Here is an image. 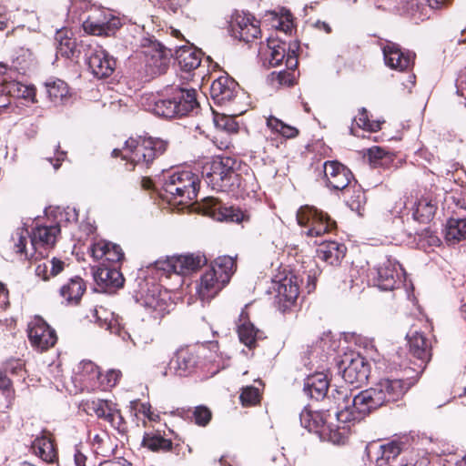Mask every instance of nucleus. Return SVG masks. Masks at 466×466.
<instances>
[{"instance_id":"12","label":"nucleus","mask_w":466,"mask_h":466,"mask_svg":"<svg viewBox=\"0 0 466 466\" xmlns=\"http://www.w3.org/2000/svg\"><path fill=\"white\" fill-rule=\"evenodd\" d=\"M372 280L381 290H392L403 281V269L392 258H386L374 269Z\"/></svg>"},{"instance_id":"1","label":"nucleus","mask_w":466,"mask_h":466,"mask_svg":"<svg viewBox=\"0 0 466 466\" xmlns=\"http://www.w3.org/2000/svg\"><path fill=\"white\" fill-rule=\"evenodd\" d=\"M408 390V383L401 380H380L374 386L351 397L345 388L335 389L328 396L334 403L325 413H307L317 422L325 433L329 431V440L336 444L345 441L350 423L360 421L366 415L389 402L399 400ZM305 417L304 414L301 415Z\"/></svg>"},{"instance_id":"21","label":"nucleus","mask_w":466,"mask_h":466,"mask_svg":"<svg viewBox=\"0 0 466 466\" xmlns=\"http://www.w3.org/2000/svg\"><path fill=\"white\" fill-rule=\"evenodd\" d=\"M279 303L283 311L293 305L299 294L298 279L296 276H286L279 280L277 288Z\"/></svg>"},{"instance_id":"44","label":"nucleus","mask_w":466,"mask_h":466,"mask_svg":"<svg viewBox=\"0 0 466 466\" xmlns=\"http://www.w3.org/2000/svg\"><path fill=\"white\" fill-rule=\"evenodd\" d=\"M56 40L57 42V53L62 56L70 57L73 56L76 46V41L67 35L66 32L58 31Z\"/></svg>"},{"instance_id":"24","label":"nucleus","mask_w":466,"mask_h":466,"mask_svg":"<svg viewBox=\"0 0 466 466\" xmlns=\"http://www.w3.org/2000/svg\"><path fill=\"white\" fill-rule=\"evenodd\" d=\"M383 56L385 64L392 69L403 71L412 64L411 56L403 53L399 46L393 43H389L383 47Z\"/></svg>"},{"instance_id":"56","label":"nucleus","mask_w":466,"mask_h":466,"mask_svg":"<svg viewBox=\"0 0 466 466\" xmlns=\"http://www.w3.org/2000/svg\"><path fill=\"white\" fill-rule=\"evenodd\" d=\"M83 371L89 374L91 379H100L99 368L92 361L83 363Z\"/></svg>"},{"instance_id":"50","label":"nucleus","mask_w":466,"mask_h":466,"mask_svg":"<svg viewBox=\"0 0 466 466\" xmlns=\"http://www.w3.org/2000/svg\"><path fill=\"white\" fill-rule=\"evenodd\" d=\"M28 236L29 233L27 229L24 228H17L13 236L15 251L20 254L25 253L26 258H28V254L27 251L25 250V244Z\"/></svg>"},{"instance_id":"60","label":"nucleus","mask_w":466,"mask_h":466,"mask_svg":"<svg viewBox=\"0 0 466 466\" xmlns=\"http://www.w3.org/2000/svg\"><path fill=\"white\" fill-rule=\"evenodd\" d=\"M12 382L10 379L0 371V390L3 391L10 390Z\"/></svg>"},{"instance_id":"54","label":"nucleus","mask_w":466,"mask_h":466,"mask_svg":"<svg viewBox=\"0 0 466 466\" xmlns=\"http://www.w3.org/2000/svg\"><path fill=\"white\" fill-rule=\"evenodd\" d=\"M275 79L280 86H290L295 82V75L294 72L280 71Z\"/></svg>"},{"instance_id":"13","label":"nucleus","mask_w":466,"mask_h":466,"mask_svg":"<svg viewBox=\"0 0 466 466\" xmlns=\"http://www.w3.org/2000/svg\"><path fill=\"white\" fill-rule=\"evenodd\" d=\"M27 336L31 346L41 352L54 347L57 340L56 330L40 317L28 323Z\"/></svg>"},{"instance_id":"35","label":"nucleus","mask_w":466,"mask_h":466,"mask_svg":"<svg viewBox=\"0 0 466 466\" xmlns=\"http://www.w3.org/2000/svg\"><path fill=\"white\" fill-rule=\"evenodd\" d=\"M86 290V284L79 277L70 279V280L63 285L60 289V295L68 303L76 304L80 300Z\"/></svg>"},{"instance_id":"45","label":"nucleus","mask_w":466,"mask_h":466,"mask_svg":"<svg viewBox=\"0 0 466 466\" xmlns=\"http://www.w3.org/2000/svg\"><path fill=\"white\" fill-rule=\"evenodd\" d=\"M272 15V26L280 30L286 34L290 33L293 28L292 15L289 10L283 9L280 15L273 12Z\"/></svg>"},{"instance_id":"51","label":"nucleus","mask_w":466,"mask_h":466,"mask_svg":"<svg viewBox=\"0 0 466 466\" xmlns=\"http://www.w3.org/2000/svg\"><path fill=\"white\" fill-rule=\"evenodd\" d=\"M212 418L210 410L206 406H198L195 408L192 419L198 426H206Z\"/></svg>"},{"instance_id":"31","label":"nucleus","mask_w":466,"mask_h":466,"mask_svg":"<svg viewBox=\"0 0 466 466\" xmlns=\"http://www.w3.org/2000/svg\"><path fill=\"white\" fill-rule=\"evenodd\" d=\"M318 258L329 265H338L345 257L346 247L343 244L328 241L319 245L317 250Z\"/></svg>"},{"instance_id":"39","label":"nucleus","mask_w":466,"mask_h":466,"mask_svg":"<svg viewBox=\"0 0 466 466\" xmlns=\"http://www.w3.org/2000/svg\"><path fill=\"white\" fill-rule=\"evenodd\" d=\"M436 211V204L430 197H421L415 203L413 208V217L420 222L430 221Z\"/></svg>"},{"instance_id":"4","label":"nucleus","mask_w":466,"mask_h":466,"mask_svg":"<svg viewBox=\"0 0 466 466\" xmlns=\"http://www.w3.org/2000/svg\"><path fill=\"white\" fill-rule=\"evenodd\" d=\"M196 90L172 87L167 96L154 101L151 111L163 117L183 116L197 108Z\"/></svg>"},{"instance_id":"18","label":"nucleus","mask_w":466,"mask_h":466,"mask_svg":"<svg viewBox=\"0 0 466 466\" xmlns=\"http://www.w3.org/2000/svg\"><path fill=\"white\" fill-rule=\"evenodd\" d=\"M88 66L97 78L111 76L116 68V60L100 46L93 49L88 56Z\"/></svg>"},{"instance_id":"2","label":"nucleus","mask_w":466,"mask_h":466,"mask_svg":"<svg viewBox=\"0 0 466 466\" xmlns=\"http://www.w3.org/2000/svg\"><path fill=\"white\" fill-rule=\"evenodd\" d=\"M167 149V142L153 137L137 138L130 137L125 143L122 149H114V157H121L127 161V170H133L136 167L147 168L156 157L162 155Z\"/></svg>"},{"instance_id":"55","label":"nucleus","mask_w":466,"mask_h":466,"mask_svg":"<svg viewBox=\"0 0 466 466\" xmlns=\"http://www.w3.org/2000/svg\"><path fill=\"white\" fill-rule=\"evenodd\" d=\"M457 94L466 99V67L461 72L456 80Z\"/></svg>"},{"instance_id":"19","label":"nucleus","mask_w":466,"mask_h":466,"mask_svg":"<svg viewBox=\"0 0 466 466\" xmlns=\"http://www.w3.org/2000/svg\"><path fill=\"white\" fill-rule=\"evenodd\" d=\"M233 32L240 40L251 42L260 35L259 21L250 14H238L234 20Z\"/></svg>"},{"instance_id":"46","label":"nucleus","mask_w":466,"mask_h":466,"mask_svg":"<svg viewBox=\"0 0 466 466\" xmlns=\"http://www.w3.org/2000/svg\"><path fill=\"white\" fill-rule=\"evenodd\" d=\"M213 122L217 128L228 133H237L238 130V123L230 116L215 114L213 116Z\"/></svg>"},{"instance_id":"8","label":"nucleus","mask_w":466,"mask_h":466,"mask_svg":"<svg viewBox=\"0 0 466 466\" xmlns=\"http://www.w3.org/2000/svg\"><path fill=\"white\" fill-rule=\"evenodd\" d=\"M297 220L299 226L306 228L303 232L308 237L321 236L329 232L335 226V222L330 220L328 214L308 205L298 210Z\"/></svg>"},{"instance_id":"22","label":"nucleus","mask_w":466,"mask_h":466,"mask_svg":"<svg viewBox=\"0 0 466 466\" xmlns=\"http://www.w3.org/2000/svg\"><path fill=\"white\" fill-rule=\"evenodd\" d=\"M287 45L285 42L268 39L267 45V50H265V55L267 56V60L270 66H277L280 65L283 59L287 56L286 66L289 68H293L297 66V59L294 56V52L292 54H286Z\"/></svg>"},{"instance_id":"52","label":"nucleus","mask_w":466,"mask_h":466,"mask_svg":"<svg viewBox=\"0 0 466 466\" xmlns=\"http://www.w3.org/2000/svg\"><path fill=\"white\" fill-rule=\"evenodd\" d=\"M239 398L243 405H254L259 400L258 390L252 386L247 387L243 389Z\"/></svg>"},{"instance_id":"14","label":"nucleus","mask_w":466,"mask_h":466,"mask_svg":"<svg viewBox=\"0 0 466 466\" xmlns=\"http://www.w3.org/2000/svg\"><path fill=\"white\" fill-rule=\"evenodd\" d=\"M205 216H208L218 221H230L241 223L249 220V214L234 207L223 206L214 198H207L199 207Z\"/></svg>"},{"instance_id":"61","label":"nucleus","mask_w":466,"mask_h":466,"mask_svg":"<svg viewBox=\"0 0 466 466\" xmlns=\"http://www.w3.org/2000/svg\"><path fill=\"white\" fill-rule=\"evenodd\" d=\"M61 216H64L66 220L68 222L71 221H77V213L75 208H67L65 210L64 214H61Z\"/></svg>"},{"instance_id":"59","label":"nucleus","mask_w":466,"mask_h":466,"mask_svg":"<svg viewBox=\"0 0 466 466\" xmlns=\"http://www.w3.org/2000/svg\"><path fill=\"white\" fill-rule=\"evenodd\" d=\"M8 304V290L5 289V285L0 282V308L5 309Z\"/></svg>"},{"instance_id":"38","label":"nucleus","mask_w":466,"mask_h":466,"mask_svg":"<svg viewBox=\"0 0 466 466\" xmlns=\"http://www.w3.org/2000/svg\"><path fill=\"white\" fill-rule=\"evenodd\" d=\"M46 89L50 101L56 105L63 104L69 98V88L63 80L46 82Z\"/></svg>"},{"instance_id":"23","label":"nucleus","mask_w":466,"mask_h":466,"mask_svg":"<svg viewBox=\"0 0 466 466\" xmlns=\"http://www.w3.org/2000/svg\"><path fill=\"white\" fill-rule=\"evenodd\" d=\"M96 283L104 290L111 292L124 284V278L121 272L116 268L102 266L94 271Z\"/></svg>"},{"instance_id":"32","label":"nucleus","mask_w":466,"mask_h":466,"mask_svg":"<svg viewBox=\"0 0 466 466\" xmlns=\"http://www.w3.org/2000/svg\"><path fill=\"white\" fill-rule=\"evenodd\" d=\"M406 10L416 19L429 17V11L441 8L447 0H405Z\"/></svg>"},{"instance_id":"62","label":"nucleus","mask_w":466,"mask_h":466,"mask_svg":"<svg viewBox=\"0 0 466 466\" xmlns=\"http://www.w3.org/2000/svg\"><path fill=\"white\" fill-rule=\"evenodd\" d=\"M74 461L76 466H86V457L79 451H76L74 455Z\"/></svg>"},{"instance_id":"40","label":"nucleus","mask_w":466,"mask_h":466,"mask_svg":"<svg viewBox=\"0 0 466 466\" xmlns=\"http://www.w3.org/2000/svg\"><path fill=\"white\" fill-rule=\"evenodd\" d=\"M177 59L180 68L186 72L198 68L201 63L200 53L191 48L178 51Z\"/></svg>"},{"instance_id":"29","label":"nucleus","mask_w":466,"mask_h":466,"mask_svg":"<svg viewBox=\"0 0 466 466\" xmlns=\"http://www.w3.org/2000/svg\"><path fill=\"white\" fill-rule=\"evenodd\" d=\"M238 334L239 340L249 350L254 349L257 345V340L262 339V332L249 322L248 314L244 310L239 315Z\"/></svg>"},{"instance_id":"7","label":"nucleus","mask_w":466,"mask_h":466,"mask_svg":"<svg viewBox=\"0 0 466 466\" xmlns=\"http://www.w3.org/2000/svg\"><path fill=\"white\" fill-rule=\"evenodd\" d=\"M122 25L120 18L103 7H91L82 26L86 33L93 35L109 36Z\"/></svg>"},{"instance_id":"64","label":"nucleus","mask_w":466,"mask_h":466,"mask_svg":"<svg viewBox=\"0 0 466 466\" xmlns=\"http://www.w3.org/2000/svg\"><path fill=\"white\" fill-rule=\"evenodd\" d=\"M314 27L319 29V30H323L325 31L327 34L330 33L331 32V27L330 25L324 22V21H320V20H318L314 23Z\"/></svg>"},{"instance_id":"42","label":"nucleus","mask_w":466,"mask_h":466,"mask_svg":"<svg viewBox=\"0 0 466 466\" xmlns=\"http://www.w3.org/2000/svg\"><path fill=\"white\" fill-rule=\"evenodd\" d=\"M142 445L152 451H167L171 450L172 441L163 438L159 434L145 433Z\"/></svg>"},{"instance_id":"30","label":"nucleus","mask_w":466,"mask_h":466,"mask_svg":"<svg viewBox=\"0 0 466 466\" xmlns=\"http://www.w3.org/2000/svg\"><path fill=\"white\" fill-rule=\"evenodd\" d=\"M59 233V225L35 228L30 236L32 248L36 250L39 247H53Z\"/></svg>"},{"instance_id":"9","label":"nucleus","mask_w":466,"mask_h":466,"mask_svg":"<svg viewBox=\"0 0 466 466\" xmlns=\"http://www.w3.org/2000/svg\"><path fill=\"white\" fill-rule=\"evenodd\" d=\"M206 263L207 258L204 255L187 254L157 260L155 267L167 274L187 275L199 269Z\"/></svg>"},{"instance_id":"16","label":"nucleus","mask_w":466,"mask_h":466,"mask_svg":"<svg viewBox=\"0 0 466 466\" xmlns=\"http://www.w3.org/2000/svg\"><path fill=\"white\" fill-rule=\"evenodd\" d=\"M142 305L149 310L155 319H160L169 313L174 303L171 295L167 289L158 286H152L147 289L142 299Z\"/></svg>"},{"instance_id":"57","label":"nucleus","mask_w":466,"mask_h":466,"mask_svg":"<svg viewBox=\"0 0 466 466\" xmlns=\"http://www.w3.org/2000/svg\"><path fill=\"white\" fill-rule=\"evenodd\" d=\"M189 0H167L166 6L173 13H177L179 9L186 6Z\"/></svg>"},{"instance_id":"26","label":"nucleus","mask_w":466,"mask_h":466,"mask_svg":"<svg viewBox=\"0 0 466 466\" xmlns=\"http://www.w3.org/2000/svg\"><path fill=\"white\" fill-rule=\"evenodd\" d=\"M238 84L228 76H220L214 80L211 87V96L218 104L231 101L236 95Z\"/></svg>"},{"instance_id":"15","label":"nucleus","mask_w":466,"mask_h":466,"mask_svg":"<svg viewBox=\"0 0 466 466\" xmlns=\"http://www.w3.org/2000/svg\"><path fill=\"white\" fill-rule=\"evenodd\" d=\"M342 377L347 383L361 385L370 376V366L364 357L360 354H346L341 360Z\"/></svg>"},{"instance_id":"27","label":"nucleus","mask_w":466,"mask_h":466,"mask_svg":"<svg viewBox=\"0 0 466 466\" xmlns=\"http://www.w3.org/2000/svg\"><path fill=\"white\" fill-rule=\"evenodd\" d=\"M329 385L327 375L316 372L305 379L303 391L309 398L319 400L327 395Z\"/></svg>"},{"instance_id":"37","label":"nucleus","mask_w":466,"mask_h":466,"mask_svg":"<svg viewBox=\"0 0 466 466\" xmlns=\"http://www.w3.org/2000/svg\"><path fill=\"white\" fill-rule=\"evenodd\" d=\"M65 268V262L59 258H53L50 260L42 261L35 267V275L46 281L56 277Z\"/></svg>"},{"instance_id":"47","label":"nucleus","mask_w":466,"mask_h":466,"mask_svg":"<svg viewBox=\"0 0 466 466\" xmlns=\"http://www.w3.org/2000/svg\"><path fill=\"white\" fill-rule=\"evenodd\" d=\"M356 125L367 131L376 132L380 129V121H370L367 110L362 107L360 109L359 116L354 118Z\"/></svg>"},{"instance_id":"28","label":"nucleus","mask_w":466,"mask_h":466,"mask_svg":"<svg viewBox=\"0 0 466 466\" xmlns=\"http://www.w3.org/2000/svg\"><path fill=\"white\" fill-rule=\"evenodd\" d=\"M90 251L92 257L96 260L104 259L109 262H118L124 257L120 246L106 240L94 243L90 248Z\"/></svg>"},{"instance_id":"41","label":"nucleus","mask_w":466,"mask_h":466,"mask_svg":"<svg viewBox=\"0 0 466 466\" xmlns=\"http://www.w3.org/2000/svg\"><path fill=\"white\" fill-rule=\"evenodd\" d=\"M401 451L402 448L400 443L396 441L380 445L377 451L376 458L378 465L383 466L390 463V461L394 460Z\"/></svg>"},{"instance_id":"5","label":"nucleus","mask_w":466,"mask_h":466,"mask_svg":"<svg viewBox=\"0 0 466 466\" xmlns=\"http://www.w3.org/2000/svg\"><path fill=\"white\" fill-rule=\"evenodd\" d=\"M163 179L164 191L174 200L179 198L178 203L193 200L197 197L199 181L190 170L176 169L165 174Z\"/></svg>"},{"instance_id":"48","label":"nucleus","mask_w":466,"mask_h":466,"mask_svg":"<svg viewBox=\"0 0 466 466\" xmlns=\"http://www.w3.org/2000/svg\"><path fill=\"white\" fill-rule=\"evenodd\" d=\"M368 157L373 167H379L386 164L390 159L389 154L380 147H372L368 149Z\"/></svg>"},{"instance_id":"53","label":"nucleus","mask_w":466,"mask_h":466,"mask_svg":"<svg viewBox=\"0 0 466 466\" xmlns=\"http://www.w3.org/2000/svg\"><path fill=\"white\" fill-rule=\"evenodd\" d=\"M121 376V372L117 370H110L106 372V375L101 376L99 380V384L104 388H112L116 386L119 378Z\"/></svg>"},{"instance_id":"33","label":"nucleus","mask_w":466,"mask_h":466,"mask_svg":"<svg viewBox=\"0 0 466 466\" xmlns=\"http://www.w3.org/2000/svg\"><path fill=\"white\" fill-rule=\"evenodd\" d=\"M31 448L35 455L47 463L57 460V451L51 439L46 435L37 436L32 442Z\"/></svg>"},{"instance_id":"11","label":"nucleus","mask_w":466,"mask_h":466,"mask_svg":"<svg viewBox=\"0 0 466 466\" xmlns=\"http://www.w3.org/2000/svg\"><path fill=\"white\" fill-rule=\"evenodd\" d=\"M140 54L144 57L146 70L149 76H154L166 72L169 64V57L167 51L160 43L145 39Z\"/></svg>"},{"instance_id":"17","label":"nucleus","mask_w":466,"mask_h":466,"mask_svg":"<svg viewBox=\"0 0 466 466\" xmlns=\"http://www.w3.org/2000/svg\"><path fill=\"white\" fill-rule=\"evenodd\" d=\"M323 171L327 187L335 191L345 190L353 178L351 171L336 160L326 161Z\"/></svg>"},{"instance_id":"43","label":"nucleus","mask_w":466,"mask_h":466,"mask_svg":"<svg viewBox=\"0 0 466 466\" xmlns=\"http://www.w3.org/2000/svg\"><path fill=\"white\" fill-rule=\"evenodd\" d=\"M267 126L273 132L279 133L286 138H294L299 135L298 128L284 123L273 116L267 118Z\"/></svg>"},{"instance_id":"3","label":"nucleus","mask_w":466,"mask_h":466,"mask_svg":"<svg viewBox=\"0 0 466 466\" xmlns=\"http://www.w3.org/2000/svg\"><path fill=\"white\" fill-rule=\"evenodd\" d=\"M236 268L232 257L217 258L209 269L201 276L197 293L202 302L209 301L229 282Z\"/></svg>"},{"instance_id":"6","label":"nucleus","mask_w":466,"mask_h":466,"mask_svg":"<svg viewBox=\"0 0 466 466\" xmlns=\"http://www.w3.org/2000/svg\"><path fill=\"white\" fill-rule=\"evenodd\" d=\"M236 161L231 157H215L204 167V175L213 188L226 191L238 180Z\"/></svg>"},{"instance_id":"10","label":"nucleus","mask_w":466,"mask_h":466,"mask_svg":"<svg viewBox=\"0 0 466 466\" xmlns=\"http://www.w3.org/2000/svg\"><path fill=\"white\" fill-rule=\"evenodd\" d=\"M15 70L7 68L0 75V96H6L16 99H23L27 103L35 104L36 88L34 85H26L18 81L15 77Z\"/></svg>"},{"instance_id":"36","label":"nucleus","mask_w":466,"mask_h":466,"mask_svg":"<svg viewBox=\"0 0 466 466\" xmlns=\"http://www.w3.org/2000/svg\"><path fill=\"white\" fill-rule=\"evenodd\" d=\"M466 238V218H451L445 228V239L454 245Z\"/></svg>"},{"instance_id":"63","label":"nucleus","mask_w":466,"mask_h":466,"mask_svg":"<svg viewBox=\"0 0 466 466\" xmlns=\"http://www.w3.org/2000/svg\"><path fill=\"white\" fill-rule=\"evenodd\" d=\"M65 157H66V152L61 151V152L57 153L55 162L53 161L52 158H49L48 160L53 165L54 168L56 170L60 167L61 162L65 159Z\"/></svg>"},{"instance_id":"34","label":"nucleus","mask_w":466,"mask_h":466,"mask_svg":"<svg viewBox=\"0 0 466 466\" xmlns=\"http://www.w3.org/2000/svg\"><path fill=\"white\" fill-rule=\"evenodd\" d=\"M409 337L410 353L423 363L431 360V352L428 340L422 333L415 331Z\"/></svg>"},{"instance_id":"49","label":"nucleus","mask_w":466,"mask_h":466,"mask_svg":"<svg viewBox=\"0 0 466 466\" xmlns=\"http://www.w3.org/2000/svg\"><path fill=\"white\" fill-rule=\"evenodd\" d=\"M430 460L423 453L419 451H411L402 458L401 466H429Z\"/></svg>"},{"instance_id":"25","label":"nucleus","mask_w":466,"mask_h":466,"mask_svg":"<svg viewBox=\"0 0 466 466\" xmlns=\"http://www.w3.org/2000/svg\"><path fill=\"white\" fill-rule=\"evenodd\" d=\"M198 357L196 352L190 349H180L177 351L172 360V367L175 376H187L196 368Z\"/></svg>"},{"instance_id":"20","label":"nucleus","mask_w":466,"mask_h":466,"mask_svg":"<svg viewBox=\"0 0 466 466\" xmlns=\"http://www.w3.org/2000/svg\"><path fill=\"white\" fill-rule=\"evenodd\" d=\"M85 407L88 412L95 413L98 418L104 419L112 425H119L123 420L120 411L112 401L101 399L92 400H87Z\"/></svg>"},{"instance_id":"58","label":"nucleus","mask_w":466,"mask_h":466,"mask_svg":"<svg viewBox=\"0 0 466 466\" xmlns=\"http://www.w3.org/2000/svg\"><path fill=\"white\" fill-rule=\"evenodd\" d=\"M112 332H116L119 337L122 338L123 340L130 339L134 345H137L140 343V340L137 338H133L127 330L123 328H116Z\"/></svg>"}]
</instances>
